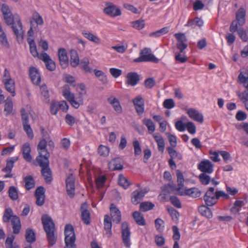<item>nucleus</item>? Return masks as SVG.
Listing matches in <instances>:
<instances>
[{"instance_id": "nucleus-1", "label": "nucleus", "mask_w": 248, "mask_h": 248, "mask_svg": "<svg viewBox=\"0 0 248 248\" xmlns=\"http://www.w3.org/2000/svg\"><path fill=\"white\" fill-rule=\"evenodd\" d=\"M42 223L46 233L47 240L49 247H52L57 241V236L55 233V224L52 218L47 215L42 217Z\"/></svg>"}, {"instance_id": "nucleus-2", "label": "nucleus", "mask_w": 248, "mask_h": 248, "mask_svg": "<svg viewBox=\"0 0 248 248\" xmlns=\"http://www.w3.org/2000/svg\"><path fill=\"white\" fill-rule=\"evenodd\" d=\"M5 23L8 26H12V28L17 38L23 39V31L22 25L19 17L17 16L14 17L11 15H7L3 16Z\"/></svg>"}, {"instance_id": "nucleus-3", "label": "nucleus", "mask_w": 248, "mask_h": 248, "mask_svg": "<svg viewBox=\"0 0 248 248\" xmlns=\"http://www.w3.org/2000/svg\"><path fill=\"white\" fill-rule=\"evenodd\" d=\"M13 212L11 208H6L2 217L3 221L4 223L11 221L13 233L18 234L19 233L21 228V225L19 218L16 215L13 216Z\"/></svg>"}, {"instance_id": "nucleus-4", "label": "nucleus", "mask_w": 248, "mask_h": 248, "mask_svg": "<svg viewBox=\"0 0 248 248\" xmlns=\"http://www.w3.org/2000/svg\"><path fill=\"white\" fill-rule=\"evenodd\" d=\"M65 244L64 248H76V245L75 243L76 240V236L74 232V229L71 224H67L65 226Z\"/></svg>"}, {"instance_id": "nucleus-5", "label": "nucleus", "mask_w": 248, "mask_h": 248, "mask_svg": "<svg viewBox=\"0 0 248 248\" xmlns=\"http://www.w3.org/2000/svg\"><path fill=\"white\" fill-rule=\"evenodd\" d=\"M151 50L145 48L140 52V56L134 60V62H151L154 63H158L159 59L155 57L154 55L151 53Z\"/></svg>"}, {"instance_id": "nucleus-6", "label": "nucleus", "mask_w": 248, "mask_h": 248, "mask_svg": "<svg viewBox=\"0 0 248 248\" xmlns=\"http://www.w3.org/2000/svg\"><path fill=\"white\" fill-rule=\"evenodd\" d=\"M121 232L123 242L125 247L129 248L130 243V228L127 222H123L121 224Z\"/></svg>"}, {"instance_id": "nucleus-7", "label": "nucleus", "mask_w": 248, "mask_h": 248, "mask_svg": "<svg viewBox=\"0 0 248 248\" xmlns=\"http://www.w3.org/2000/svg\"><path fill=\"white\" fill-rule=\"evenodd\" d=\"M63 95L64 97L70 103L71 105L76 108H78L80 104H82V102L81 101V103L77 102L75 100V95L73 93H72L70 91L69 86L67 85H65L63 87L62 91Z\"/></svg>"}, {"instance_id": "nucleus-8", "label": "nucleus", "mask_w": 248, "mask_h": 248, "mask_svg": "<svg viewBox=\"0 0 248 248\" xmlns=\"http://www.w3.org/2000/svg\"><path fill=\"white\" fill-rule=\"evenodd\" d=\"M75 177L73 174H70L66 180L67 194L71 198H73L75 196Z\"/></svg>"}, {"instance_id": "nucleus-9", "label": "nucleus", "mask_w": 248, "mask_h": 248, "mask_svg": "<svg viewBox=\"0 0 248 248\" xmlns=\"http://www.w3.org/2000/svg\"><path fill=\"white\" fill-rule=\"evenodd\" d=\"M106 7L104 9V13L111 16L115 17L121 15V12L120 9L117 8L113 3L107 2L106 4Z\"/></svg>"}, {"instance_id": "nucleus-10", "label": "nucleus", "mask_w": 248, "mask_h": 248, "mask_svg": "<svg viewBox=\"0 0 248 248\" xmlns=\"http://www.w3.org/2000/svg\"><path fill=\"white\" fill-rule=\"evenodd\" d=\"M230 31L232 32H234L237 31L239 37L243 40V41L247 42L248 41V37L246 31L242 27H240L238 29L237 24L235 22V20L232 22L230 27Z\"/></svg>"}, {"instance_id": "nucleus-11", "label": "nucleus", "mask_w": 248, "mask_h": 248, "mask_svg": "<svg viewBox=\"0 0 248 248\" xmlns=\"http://www.w3.org/2000/svg\"><path fill=\"white\" fill-rule=\"evenodd\" d=\"M49 164V162H47V164L45 163L39 164L42 168L41 174L47 184H50L52 181V173Z\"/></svg>"}, {"instance_id": "nucleus-12", "label": "nucleus", "mask_w": 248, "mask_h": 248, "mask_svg": "<svg viewBox=\"0 0 248 248\" xmlns=\"http://www.w3.org/2000/svg\"><path fill=\"white\" fill-rule=\"evenodd\" d=\"M214 165L208 160L202 161L198 166V169L202 173L210 174L213 172Z\"/></svg>"}, {"instance_id": "nucleus-13", "label": "nucleus", "mask_w": 248, "mask_h": 248, "mask_svg": "<svg viewBox=\"0 0 248 248\" xmlns=\"http://www.w3.org/2000/svg\"><path fill=\"white\" fill-rule=\"evenodd\" d=\"M136 112L139 115L142 114L144 112V101L140 95L136 96L133 99Z\"/></svg>"}, {"instance_id": "nucleus-14", "label": "nucleus", "mask_w": 248, "mask_h": 248, "mask_svg": "<svg viewBox=\"0 0 248 248\" xmlns=\"http://www.w3.org/2000/svg\"><path fill=\"white\" fill-rule=\"evenodd\" d=\"M246 81L245 78L242 75V74H239L238 77L237 81L240 84H242L246 88V90L242 93H240L239 92L237 93V95L240 100L248 99V83H246Z\"/></svg>"}, {"instance_id": "nucleus-15", "label": "nucleus", "mask_w": 248, "mask_h": 248, "mask_svg": "<svg viewBox=\"0 0 248 248\" xmlns=\"http://www.w3.org/2000/svg\"><path fill=\"white\" fill-rule=\"evenodd\" d=\"M111 219L114 222L119 224L121 220V213L120 211L116 207V205L111 203L109 207Z\"/></svg>"}, {"instance_id": "nucleus-16", "label": "nucleus", "mask_w": 248, "mask_h": 248, "mask_svg": "<svg viewBox=\"0 0 248 248\" xmlns=\"http://www.w3.org/2000/svg\"><path fill=\"white\" fill-rule=\"evenodd\" d=\"M87 208L88 204L86 202L82 203L80 207L81 220L86 225L89 224L91 222L90 213Z\"/></svg>"}, {"instance_id": "nucleus-17", "label": "nucleus", "mask_w": 248, "mask_h": 248, "mask_svg": "<svg viewBox=\"0 0 248 248\" xmlns=\"http://www.w3.org/2000/svg\"><path fill=\"white\" fill-rule=\"evenodd\" d=\"M178 194L181 196H188L193 198L199 197L201 195V191L196 187H192L185 189L184 191H180Z\"/></svg>"}, {"instance_id": "nucleus-18", "label": "nucleus", "mask_w": 248, "mask_h": 248, "mask_svg": "<svg viewBox=\"0 0 248 248\" xmlns=\"http://www.w3.org/2000/svg\"><path fill=\"white\" fill-rule=\"evenodd\" d=\"M60 63L63 69L68 65V59L66 50L63 48H59L58 52Z\"/></svg>"}, {"instance_id": "nucleus-19", "label": "nucleus", "mask_w": 248, "mask_h": 248, "mask_svg": "<svg viewBox=\"0 0 248 248\" xmlns=\"http://www.w3.org/2000/svg\"><path fill=\"white\" fill-rule=\"evenodd\" d=\"M37 151L39 153V155L37 156L36 160L38 164H41V163L42 164L45 163L47 164V162H49L48 159L50 156V154L47 150L45 149Z\"/></svg>"}, {"instance_id": "nucleus-20", "label": "nucleus", "mask_w": 248, "mask_h": 248, "mask_svg": "<svg viewBox=\"0 0 248 248\" xmlns=\"http://www.w3.org/2000/svg\"><path fill=\"white\" fill-rule=\"evenodd\" d=\"M126 78V84L131 86L136 85L140 80V75L136 72L128 73Z\"/></svg>"}, {"instance_id": "nucleus-21", "label": "nucleus", "mask_w": 248, "mask_h": 248, "mask_svg": "<svg viewBox=\"0 0 248 248\" xmlns=\"http://www.w3.org/2000/svg\"><path fill=\"white\" fill-rule=\"evenodd\" d=\"M187 113L188 116L195 121L200 123L203 122V116L202 113L195 108H189L187 110Z\"/></svg>"}, {"instance_id": "nucleus-22", "label": "nucleus", "mask_w": 248, "mask_h": 248, "mask_svg": "<svg viewBox=\"0 0 248 248\" xmlns=\"http://www.w3.org/2000/svg\"><path fill=\"white\" fill-rule=\"evenodd\" d=\"M30 77L33 84L39 85L41 82V77L38 70L34 67H30Z\"/></svg>"}, {"instance_id": "nucleus-23", "label": "nucleus", "mask_w": 248, "mask_h": 248, "mask_svg": "<svg viewBox=\"0 0 248 248\" xmlns=\"http://www.w3.org/2000/svg\"><path fill=\"white\" fill-rule=\"evenodd\" d=\"M246 10L243 8H240L237 11L236 14V19L237 25H238L240 26H243L246 22Z\"/></svg>"}, {"instance_id": "nucleus-24", "label": "nucleus", "mask_w": 248, "mask_h": 248, "mask_svg": "<svg viewBox=\"0 0 248 248\" xmlns=\"http://www.w3.org/2000/svg\"><path fill=\"white\" fill-rule=\"evenodd\" d=\"M3 82L4 83L6 90L11 93L12 95L14 96L16 95L15 81L11 78H4Z\"/></svg>"}, {"instance_id": "nucleus-25", "label": "nucleus", "mask_w": 248, "mask_h": 248, "mask_svg": "<svg viewBox=\"0 0 248 248\" xmlns=\"http://www.w3.org/2000/svg\"><path fill=\"white\" fill-rule=\"evenodd\" d=\"M146 192L142 191L135 190L131 194V202L133 204L137 205L140 201L142 200Z\"/></svg>"}, {"instance_id": "nucleus-26", "label": "nucleus", "mask_w": 248, "mask_h": 248, "mask_svg": "<svg viewBox=\"0 0 248 248\" xmlns=\"http://www.w3.org/2000/svg\"><path fill=\"white\" fill-rule=\"evenodd\" d=\"M108 102L112 105L114 109L118 113H121L122 112V108L120 104L119 100L111 96L108 98Z\"/></svg>"}, {"instance_id": "nucleus-27", "label": "nucleus", "mask_w": 248, "mask_h": 248, "mask_svg": "<svg viewBox=\"0 0 248 248\" xmlns=\"http://www.w3.org/2000/svg\"><path fill=\"white\" fill-rule=\"evenodd\" d=\"M23 157L28 162H31L32 157L31 155V149L29 143H25L22 146V148Z\"/></svg>"}, {"instance_id": "nucleus-28", "label": "nucleus", "mask_w": 248, "mask_h": 248, "mask_svg": "<svg viewBox=\"0 0 248 248\" xmlns=\"http://www.w3.org/2000/svg\"><path fill=\"white\" fill-rule=\"evenodd\" d=\"M153 137L157 143L158 151L163 153L165 149V141L163 137L159 134L156 133L153 135Z\"/></svg>"}, {"instance_id": "nucleus-29", "label": "nucleus", "mask_w": 248, "mask_h": 248, "mask_svg": "<svg viewBox=\"0 0 248 248\" xmlns=\"http://www.w3.org/2000/svg\"><path fill=\"white\" fill-rule=\"evenodd\" d=\"M70 64L73 67H77L79 63V59L77 51L74 49H71L70 52Z\"/></svg>"}, {"instance_id": "nucleus-30", "label": "nucleus", "mask_w": 248, "mask_h": 248, "mask_svg": "<svg viewBox=\"0 0 248 248\" xmlns=\"http://www.w3.org/2000/svg\"><path fill=\"white\" fill-rule=\"evenodd\" d=\"M23 181L25 183V187L27 190H29L35 187V181L31 175L25 177Z\"/></svg>"}, {"instance_id": "nucleus-31", "label": "nucleus", "mask_w": 248, "mask_h": 248, "mask_svg": "<svg viewBox=\"0 0 248 248\" xmlns=\"http://www.w3.org/2000/svg\"><path fill=\"white\" fill-rule=\"evenodd\" d=\"M17 160V157H14L9 158L6 160V165L2 169V171L4 172H11L14 167V164Z\"/></svg>"}, {"instance_id": "nucleus-32", "label": "nucleus", "mask_w": 248, "mask_h": 248, "mask_svg": "<svg viewBox=\"0 0 248 248\" xmlns=\"http://www.w3.org/2000/svg\"><path fill=\"white\" fill-rule=\"evenodd\" d=\"M208 206L206 205H201L199 207L198 210L202 216H205L208 218H211L213 217L212 212Z\"/></svg>"}, {"instance_id": "nucleus-33", "label": "nucleus", "mask_w": 248, "mask_h": 248, "mask_svg": "<svg viewBox=\"0 0 248 248\" xmlns=\"http://www.w3.org/2000/svg\"><path fill=\"white\" fill-rule=\"evenodd\" d=\"M104 229L107 232V233L109 234V236L112 234L111 233V227L112 222L111 218L108 215H106L104 216Z\"/></svg>"}, {"instance_id": "nucleus-34", "label": "nucleus", "mask_w": 248, "mask_h": 248, "mask_svg": "<svg viewBox=\"0 0 248 248\" xmlns=\"http://www.w3.org/2000/svg\"><path fill=\"white\" fill-rule=\"evenodd\" d=\"M133 218L137 223L139 225L144 226L146 224L145 219L143 215L138 211H135L133 213Z\"/></svg>"}, {"instance_id": "nucleus-35", "label": "nucleus", "mask_w": 248, "mask_h": 248, "mask_svg": "<svg viewBox=\"0 0 248 248\" xmlns=\"http://www.w3.org/2000/svg\"><path fill=\"white\" fill-rule=\"evenodd\" d=\"M27 41L30 46V50L31 55L34 57L38 56V53L34 40L31 38H28Z\"/></svg>"}, {"instance_id": "nucleus-36", "label": "nucleus", "mask_w": 248, "mask_h": 248, "mask_svg": "<svg viewBox=\"0 0 248 248\" xmlns=\"http://www.w3.org/2000/svg\"><path fill=\"white\" fill-rule=\"evenodd\" d=\"M82 34L87 39L96 44L100 43V39L96 36L93 35L92 33L88 32L85 30L82 31Z\"/></svg>"}, {"instance_id": "nucleus-37", "label": "nucleus", "mask_w": 248, "mask_h": 248, "mask_svg": "<svg viewBox=\"0 0 248 248\" xmlns=\"http://www.w3.org/2000/svg\"><path fill=\"white\" fill-rule=\"evenodd\" d=\"M142 123L147 127L150 134H152L155 132V126L151 119L144 118L142 120Z\"/></svg>"}, {"instance_id": "nucleus-38", "label": "nucleus", "mask_w": 248, "mask_h": 248, "mask_svg": "<svg viewBox=\"0 0 248 248\" xmlns=\"http://www.w3.org/2000/svg\"><path fill=\"white\" fill-rule=\"evenodd\" d=\"M25 238L28 243H32L34 242L36 240L34 232L30 228L27 229L26 230Z\"/></svg>"}, {"instance_id": "nucleus-39", "label": "nucleus", "mask_w": 248, "mask_h": 248, "mask_svg": "<svg viewBox=\"0 0 248 248\" xmlns=\"http://www.w3.org/2000/svg\"><path fill=\"white\" fill-rule=\"evenodd\" d=\"M176 175L177 178L178 187L177 191L178 192L180 191V190L183 188L184 186V177L183 173L179 170H176Z\"/></svg>"}, {"instance_id": "nucleus-40", "label": "nucleus", "mask_w": 248, "mask_h": 248, "mask_svg": "<svg viewBox=\"0 0 248 248\" xmlns=\"http://www.w3.org/2000/svg\"><path fill=\"white\" fill-rule=\"evenodd\" d=\"M203 199L206 205L208 206L214 205L216 203L217 200L216 196L211 195H204Z\"/></svg>"}, {"instance_id": "nucleus-41", "label": "nucleus", "mask_w": 248, "mask_h": 248, "mask_svg": "<svg viewBox=\"0 0 248 248\" xmlns=\"http://www.w3.org/2000/svg\"><path fill=\"white\" fill-rule=\"evenodd\" d=\"M15 237V236L13 235L7 237L5 242L6 248H19L18 245L14 242Z\"/></svg>"}, {"instance_id": "nucleus-42", "label": "nucleus", "mask_w": 248, "mask_h": 248, "mask_svg": "<svg viewBox=\"0 0 248 248\" xmlns=\"http://www.w3.org/2000/svg\"><path fill=\"white\" fill-rule=\"evenodd\" d=\"M31 20H32L33 21V26L35 23L36 24V27H34L35 30L36 28H37L38 25H42L44 23L42 17L37 12H35L33 14Z\"/></svg>"}, {"instance_id": "nucleus-43", "label": "nucleus", "mask_w": 248, "mask_h": 248, "mask_svg": "<svg viewBox=\"0 0 248 248\" xmlns=\"http://www.w3.org/2000/svg\"><path fill=\"white\" fill-rule=\"evenodd\" d=\"M111 163L114 166L113 170H121L123 169V165H122V159L120 157L113 158L111 160Z\"/></svg>"}, {"instance_id": "nucleus-44", "label": "nucleus", "mask_w": 248, "mask_h": 248, "mask_svg": "<svg viewBox=\"0 0 248 248\" xmlns=\"http://www.w3.org/2000/svg\"><path fill=\"white\" fill-rule=\"evenodd\" d=\"M203 22L202 19L199 18L198 17H196L193 19H189L188 20L187 24L186 25V26L192 27L193 25H196L199 27H202L203 25Z\"/></svg>"}, {"instance_id": "nucleus-45", "label": "nucleus", "mask_w": 248, "mask_h": 248, "mask_svg": "<svg viewBox=\"0 0 248 248\" xmlns=\"http://www.w3.org/2000/svg\"><path fill=\"white\" fill-rule=\"evenodd\" d=\"M40 90L41 95L44 96L46 100V102L48 103L49 100V92L47 86L46 84H44L40 86Z\"/></svg>"}, {"instance_id": "nucleus-46", "label": "nucleus", "mask_w": 248, "mask_h": 248, "mask_svg": "<svg viewBox=\"0 0 248 248\" xmlns=\"http://www.w3.org/2000/svg\"><path fill=\"white\" fill-rule=\"evenodd\" d=\"M154 206L155 205L151 202H142L140 204V210L143 212H146L153 209Z\"/></svg>"}, {"instance_id": "nucleus-47", "label": "nucleus", "mask_w": 248, "mask_h": 248, "mask_svg": "<svg viewBox=\"0 0 248 248\" xmlns=\"http://www.w3.org/2000/svg\"><path fill=\"white\" fill-rule=\"evenodd\" d=\"M167 150L168 151L169 154L170 156V158L174 159L177 158L179 160H181L182 159V155L180 153L177 152V151L173 148L169 147L167 148Z\"/></svg>"}, {"instance_id": "nucleus-48", "label": "nucleus", "mask_w": 248, "mask_h": 248, "mask_svg": "<svg viewBox=\"0 0 248 248\" xmlns=\"http://www.w3.org/2000/svg\"><path fill=\"white\" fill-rule=\"evenodd\" d=\"M13 108V102L11 99L7 98L5 101L4 106V111L6 112V115L7 116L12 112Z\"/></svg>"}, {"instance_id": "nucleus-49", "label": "nucleus", "mask_w": 248, "mask_h": 248, "mask_svg": "<svg viewBox=\"0 0 248 248\" xmlns=\"http://www.w3.org/2000/svg\"><path fill=\"white\" fill-rule=\"evenodd\" d=\"M118 183L124 189H126L130 185L128 180L123 174L119 175Z\"/></svg>"}, {"instance_id": "nucleus-50", "label": "nucleus", "mask_w": 248, "mask_h": 248, "mask_svg": "<svg viewBox=\"0 0 248 248\" xmlns=\"http://www.w3.org/2000/svg\"><path fill=\"white\" fill-rule=\"evenodd\" d=\"M8 194L9 197L12 200H16L18 198L17 190L14 186H11L10 187L8 190Z\"/></svg>"}, {"instance_id": "nucleus-51", "label": "nucleus", "mask_w": 248, "mask_h": 248, "mask_svg": "<svg viewBox=\"0 0 248 248\" xmlns=\"http://www.w3.org/2000/svg\"><path fill=\"white\" fill-rule=\"evenodd\" d=\"M42 134L43 135V139L41 140L40 142H39L38 146H37V150H40V149H46V147L47 146V137L46 135L45 134L44 129H42Z\"/></svg>"}, {"instance_id": "nucleus-52", "label": "nucleus", "mask_w": 248, "mask_h": 248, "mask_svg": "<svg viewBox=\"0 0 248 248\" xmlns=\"http://www.w3.org/2000/svg\"><path fill=\"white\" fill-rule=\"evenodd\" d=\"M207 174L208 173H202L200 174L199 176L200 181L202 185H207L210 182L211 178Z\"/></svg>"}, {"instance_id": "nucleus-53", "label": "nucleus", "mask_w": 248, "mask_h": 248, "mask_svg": "<svg viewBox=\"0 0 248 248\" xmlns=\"http://www.w3.org/2000/svg\"><path fill=\"white\" fill-rule=\"evenodd\" d=\"M23 129L27 133L28 137L30 139H32L34 137V134L32 131V130L31 129V126L29 124V123H25L22 124Z\"/></svg>"}, {"instance_id": "nucleus-54", "label": "nucleus", "mask_w": 248, "mask_h": 248, "mask_svg": "<svg viewBox=\"0 0 248 248\" xmlns=\"http://www.w3.org/2000/svg\"><path fill=\"white\" fill-rule=\"evenodd\" d=\"M98 152L100 156H107L108 155L109 149L107 146L101 145L98 148Z\"/></svg>"}, {"instance_id": "nucleus-55", "label": "nucleus", "mask_w": 248, "mask_h": 248, "mask_svg": "<svg viewBox=\"0 0 248 248\" xmlns=\"http://www.w3.org/2000/svg\"><path fill=\"white\" fill-rule=\"evenodd\" d=\"M133 28L137 30H141L145 26L144 21L142 19H139L132 22Z\"/></svg>"}, {"instance_id": "nucleus-56", "label": "nucleus", "mask_w": 248, "mask_h": 248, "mask_svg": "<svg viewBox=\"0 0 248 248\" xmlns=\"http://www.w3.org/2000/svg\"><path fill=\"white\" fill-rule=\"evenodd\" d=\"M106 178L105 176H101L98 177L95 181L96 186L98 188H101L104 186Z\"/></svg>"}, {"instance_id": "nucleus-57", "label": "nucleus", "mask_w": 248, "mask_h": 248, "mask_svg": "<svg viewBox=\"0 0 248 248\" xmlns=\"http://www.w3.org/2000/svg\"><path fill=\"white\" fill-rule=\"evenodd\" d=\"M134 148V154L136 156L140 155L141 153V149L139 141L137 140H134L133 143Z\"/></svg>"}, {"instance_id": "nucleus-58", "label": "nucleus", "mask_w": 248, "mask_h": 248, "mask_svg": "<svg viewBox=\"0 0 248 248\" xmlns=\"http://www.w3.org/2000/svg\"><path fill=\"white\" fill-rule=\"evenodd\" d=\"M155 242L158 247L163 246L165 243V238L162 235H157L155 237Z\"/></svg>"}, {"instance_id": "nucleus-59", "label": "nucleus", "mask_w": 248, "mask_h": 248, "mask_svg": "<svg viewBox=\"0 0 248 248\" xmlns=\"http://www.w3.org/2000/svg\"><path fill=\"white\" fill-rule=\"evenodd\" d=\"M172 231L173 233L172 238L174 241L178 242L180 240L181 236L178 228L176 226H173L172 227Z\"/></svg>"}, {"instance_id": "nucleus-60", "label": "nucleus", "mask_w": 248, "mask_h": 248, "mask_svg": "<svg viewBox=\"0 0 248 248\" xmlns=\"http://www.w3.org/2000/svg\"><path fill=\"white\" fill-rule=\"evenodd\" d=\"M163 106L166 108L171 109L175 106V103L172 99H167L163 102Z\"/></svg>"}, {"instance_id": "nucleus-61", "label": "nucleus", "mask_w": 248, "mask_h": 248, "mask_svg": "<svg viewBox=\"0 0 248 248\" xmlns=\"http://www.w3.org/2000/svg\"><path fill=\"white\" fill-rule=\"evenodd\" d=\"M175 59L176 61L181 63L185 62L187 61L186 56L184 55V54H183V53H176Z\"/></svg>"}, {"instance_id": "nucleus-62", "label": "nucleus", "mask_w": 248, "mask_h": 248, "mask_svg": "<svg viewBox=\"0 0 248 248\" xmlns=\"http://www.w3.org/2000/svg\"><path fill=\"white\" fill-rule=\"evenodd\" d=\"M155 84V82L153 78L146 79L144 81L145 86L148 89L152 88Z\"/></svg>"}, {"instance_id": "nucleus-63", "label": "nucleus", "mask_w": 248, "mask_h": 248, "mask_svg": "<svg viewBox=\"0 0 248 248\" xmlns=\"http://www.w3.org/2000/svg\"><path fill=\"white\" fill-rule=\"evenodd\" d=\"M59 108V103L52 101L50 105V112L53 115H56L57 113Z\"/></svg>"}, {"instance_id": "nucleus-64", "label": "nucleus", "mask_w": 248, "mask_h": 248, "mask_svg": "<svg viewBox=\"0 0 248 248\" xmlns=\"http://www.w3.org/2000/svg\"><path fill=\"white\" fill-rule=\"evenodd\" d=\"M168 211L173 220L178 219L179 217V212L172 207L168 208Z\"/></svg>"}]
</instances>
